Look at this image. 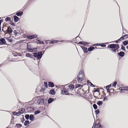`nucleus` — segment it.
<instances>
[{
	"label": "nucleus",
	"mask_w": 128,
	"mask_h": 128,
	"mask_svg": "<svg viewBox=\"0 0 128 128\" xmlns=\"http://www.w3.org/2000/svg\"><path fill=\"white\" fill-rule=\"evenodd\" d=\"M27 49L28 51L30 52H35L37 50V49L36 48H28V47Z\"/></svg>",
	"instance_id": "obj_6"
},
{
	"label": "nucleus",
	"mask_w": 128,
	"mask_h": 128,
	"mask_svg": "<svg viewBox=\"0 0 128 128\" xmlns=\"http://www.w3.org/2000/svg\"><path fill=\"white\" fill-rule=\"evenodd\" d=\"M128 36V35H124L123 37H121L120 39L121 40H123L124 38H126L128 37V36Z\"/></svg>",
	"instance_id": "obj_15"
},
{
	"label": "nucleus",
	"mask_w": 128,
	"mask_h": 128,
	"mask_svg": "<svg viewBox=\"0 0 128 128\" xmlns=\"http://www.w3.org/2000/svg\"><path fill=\"white\" fill-rule=\"evenodd\" d=\"M54 100L53 98H50L48 101V102L49 104L50 103L52 102L53 100Z\"/></svg>",
	"instance_id": "obj_20"
},
{
	"label": "nucleus",
	"mask_w": 128,
	"mask_h": 128,
	"mask_svg": "<svg viewBox=\"0 0 128 128\" xmlns=\"http://www.w3.org/2000/svg\"><path fill=\"white\" fill-rule=\"evenodd\" d=\"M31 56V54L29 53H26V56L27 57H30Z\"/></svg>",
	"instance_id": "obj_28"
},
{
	"label": "nucleus",
	"mask_w": 128,
	"mask_h": 128,
	"mask_svg": "<svg viewBox=\"0 0 128 128\" xmlns=\"http://www.w3.org/2000/svg\"><path fill=\"white\" fill-rule=\"evenodd\" d=\"M34 56L35 58L37 57L38 58L40 59L42 58V52H40L38 53L37 52L34 53Z\"/></svg>",
	"instance_id": "obj_2"
},
{
	"label": "nucleus",
	"mask_w": 128,
	"mask_h": 128,
	"mask_svg": "<svg viewBox=\"0 0 128 128\" xmlns=\"http://www.w3.org/2000/svg\"><path fill=\"white\" fill-rule=\"evenodd\" d=\"M91 86H93L94 85L92 84V83H91V84H90V85Z\"/></svg>",
	"instance_id": "obj_47"
},
{
	"label": "nucleus",
	"mask_w": 128,
	"mask_h": 128,
	"mask_svg": "<svg viewBox=\"0 0 128 128\" xmlns=\"http://www.w3.org/2000/svg\"><path fill=\"white\" fill-rule=\"evenodd\" d=\"M121 49L122 50H125V47L122 46V47H121Z\"/></svg>",
	"instance_id": "obj_39"
},
{
	"label": "nucleus",
	"mask_w": 128,
	"mask_h": 128,
	"mask_svg": "<svg viewBox=\"0 0 128 128\" xmlns=\"http://www.w3.org/2000/svg\"><path fill=\"white\" fill-rule=\"evenodd\" d=\"M34 109L33 108L31 107H29L27 108V110L28 112H30L34 110Z\"/></svg>",
	"instance_id": "obj_9"
},
{
	"label": "nucleus",
	"mask_w": 128,
	"mask_h": 128,
	"mask_svg": "<svg viewBox=\"0 0 128 128\" xmlns=\"http://www.w3.org/2000/svg\"><path fill=\"white\" fill-rule=\"evenodd\" d=\"M83 50L84 52L86 53L88 52L87 48L86 47H84L83 48Z\"/></svg>",
	"instance_id": "obj_23"
},
{
	"label": "nucleus",
	"mask_w": 128,
	"mask_h": 128,
	"mask_svg": "<svg viewBox=\"0 0 128 128\" xmlns=\"http://www.w3.org/2000/svg\"><path fill=\"white\" fill-rule=\"evenodd\" d=\"M118 54L122 57H123L124 55V54L123 52H121L118 53Z\"/></svg>",
	"instance_id": "obj_14"
},
{
	"label": "nucleus",
	"mask_w": 128,
	"mask_h": 128,
	"mask_svg": "<svg viewBox=\"0 0 128 128\" xmlns=\"http://www.w3.org/2000/svg\"><path fill=\"white\" fill-rule=\"evenodd\" d=\"M10 20V18L9 17L6 18L5 19V20L6 21H9Z\"/></svg>",
	"instance_id": "obj_34"
},
{
	"label": "nucleus",
	"mask_w": 128,
	"mask_h": 128,
	"mask_svg": "<svg viewBox=\"0 0 128 128\" xmlns=\"http://www.w3.org/2000/svg\"><path fill=\"white\" fill-rule=\"evenodd\" d=\"M0 45L6 44V42L5 39L4 38H1L0 39Z\"/></svg>",
	"instance_id": "obj_5"
},
{
	"label": "nucleus",
	"mask_w": 128,
	"mask_h": 128,
	"mask_svg": "<svg viewBox=\"0 0 128 128\" xmlns=\"http://www.w3.org/2000/svg\"><path fill=\"white\" fill-rule=\"evenodd\" d=\"M25 111V110L24 108H22L20 109L19 110V112L16 113V116H18L19 114H22Z\"/></svg>",
	"instance_id": "obj_4"
},
{
	"label": "nucleus",
	"mask_w": 128,
	"mask_h": 128,
	"mask_svg": "<svg viewBox=\"0 0 128 128\" xmlns=\"http://www.w3.org/2000/svg\"><path fill=\"white\" fill-rule=\"evenodd\" d=\"M64 41V42H65V41H64V40H63V41Z\"/></svg>",
	"instance_id": "obj_56"
},
{
	"label": "nucleus",
	"mask_w": 128,
	"mask_h": 128,
	"mask_svg": "<svg viewBox=\"0 0 128 128\" xmlns=\"http://www.w3.org/2000/svg\"><path fill=\"white\" fill-rule=\"evenodd\" d=\"M94 128H102L100 124H95L94 126Z\"/></svg>",
	"instance_id": "obj_8"
},
{
	"label": "nucleus",
	"mask_w": 128,
	"mask_h": 128,
	"mask_svg": "<svg viewBox=\"0 0 128 128\" xmlns=\"http://www.w3.org/2000/svg\"><path fill=\"white\" fill-rule=\"evenodd\" d=\"M87 82L88 84L89 85H90V84H91V82H90L88 80L87 81Z\"/></svg>",
	"instance_id": "obj_42"
},
{
	"label": "nucleus",
	"mask_w": 128,
	"mask_h": 128,
	"mask_svg": "<svg viewBox=\"0 0 128 128\" xmlns=\"http://www.w3.org/2000/svg\"><path fill=\"white\" fill-rule=\"evenodd\" d=\"M29 123V122L28 120H26V121L24 123V124L25 125H26Z\"/></svg>",
	"instance_id": "obj_30"
},
{
	"label": "nucleus",
	"mask_w": 128,
	"mask_h": 128,
	"mask_svg": "<svg viewBox=\"0 0 128 128\" xmlns=\"http://www.w3.org/2000/svg\"><path fill=\"white\" fill-rule=\"evenodd\" d=\"M106 45H105V44H103V45H101V46L102 47H105L106 46Z\"/></svg>",
	"instance_id": "obj_46"
},
{
	"label": "nucleus",
	"mask_w": 128,
	"mask_h": 128,
	"mask_svg": "<svg viewBox=\"0 0 128 128\" xmlns=\"http://www.w3.org/2000/svg\"><path fill=\"white\" fill-rule=\"evenodd\" d=\"M43 100L42 99H39L38 102H37L38 104H44Z\"/></svg>",
	"instance_id": "obj_7"
},
{
	"label": "nucleus",
	"mask_w": 128,
	"mask_h": 128,
	"mask_svg": "<svg viewBox=\"0 0 128 128\" xmlns=\"http://www.w3.org/2000/svg\"><path fill=\"white\" fill-rule=\"evenodd\" d=\"M50 93L52 94H55V92L54 89L51 90L50 92Z\"/></svg>",
	"instance_id": "obj_16"
},
{
	"label": "nucleus",
	"mask_w": 128,
	"mask_h": 128,
	"mask_svg": "<svg viewBox=\"0 0 128 128\" xmlns=\"http://www.w3.org/2000/svg\"><path fill=\"white\" fill-rule=\"evenodd\" d=\"M16 126L20 128L22 126L21 124H16Z\"/></svg>",
	"instance_id": "obj_36"
},
{
	"label": "nucleus",
	"mask_w": 128,
	"mask_h": 128,
	"mask_svg": "<svg viewBox=\"0 0 128 128\" xmlns=\"http://www.w3.org/2000/svg\"><path fill=\"white\" fill-rule=\"evenodd\" d=\"M1 30V28H0V31Z\"/></svg>",
	"instance_id": "obj_55"
},
{
	"label": "nucleus",
	"mask_w": 128,
	"mask_h": 128,
	"mask_svg": "<svg viewBox=\"0 0 128 128\" xmlns=\"http://www.w3.org/2000/svg\"><path fill=\"white\" fill-rule=\"evenodd\" d=\"M124 89H122V88L121 89V90H123Z\"/></svg>",
	"instance_id": "obj_52"
},
{
	"label": "nucleus",
	"mask_w": 128,
	"mask_h": 128,
	"mask_svg": "<svg viewBox=\"0 0 128 128\" xmlns=\"http://www.w3.org/2000/svg\"><path fill=\"white\" fill-rule=\"evenodd\" d=\"M68 87L70 89L72 90L74 88V86L73 85L70 84L68 86Z\"/></svg>",
	"instance_id": "obj_17"
},
{
	"label": "nucleus",
	"mask_w": 128,
	"mask_h": 128,
	"mask_svg": "<svg viewBox=\"0 0 128 128\" xmlns=\"http://www.w3.org/2000/svg\"><path fill=\"white\" fill-rule=\"evenodd\" d=\"M68 92L67 90L65 88H63L61 89V93L63 94H68Z\"/></svg>",
	"instance_id": "obj_3"
},
{
	"label": "nucleus",
	"mask_w": 128,
	"mask_h": 128,
	"mask_svg": "<svg viewBox=\"0 0 128 128\" xmlns=\"http://www.w3.org/2000/svg\"><path fill=\"white\" fill-rule=\"evenodd\" d=\"M95 112L96 114L99 113V110H97L95 111Z\"/></svg>",
	"instance_id": "obj_41"
},
{
	"label": "nucleus",
	"mask_w": 128,
	"mask_h": 128,
	"mask_svg": "<svg viewBox=\"0 0 128 128\" xmlns=\"http://www.w3.org/2000/svg\"><path fill=\"white\" fill-rule=\"evenodd\" d=\"M127 48H128V46H127Z\"/></svg>",
	"instance_id": "obj_53"
},
{
	"label": "nucleus",
	"mask_w": 128,
	"mask_h": 128,
	"mask_svg": "<svg viewBox=\"0 0 128 128\" xmlns=\"http://www.w3.org/2000/svg\"><path fill=\"white\" fill-rule=\"evenodd\" d=\"M109 46L110 48H115V45L114 44H110L108 46V47L109 48Z\"/></svg>",
	"instance_id": "obj_13"
},
{
	"label": "nucleus",
	"mask_w": 128,
	"mask_h": 128,
	"mask_svg": "<svg viewBox=\"0 0 128 128\" xmlns=\"http://www.w3.org/2000/svg\"><path fill=\"white\" fill-rule=\"evenodd\" d=\"M25 117L27 120H28L29 118V115L28 114H26L25 116Z\"/></svg>",
	"instance_id": "obj_35"
},
{
	"label": "nucleus",
	"mask_w": 128,
	"mask_h": 128,
	"mask_svg": "<svg viewBox=\"0 0 128 128\" xmlns=\"http://www.w3.org/2000/svg\"><path fill=\"white\" fill-rule=\"evenodd\" d=\"M39 42L40 44H42L44 43L42 41H39Z\"/></svg>",
	"instance_id": "obj_44"
},
{
	"label": "nucleus",
	"mask_w": 128,
	"mask_h": 128,
	"mask_svg": "<svg viewBox=\"0 0 128 128\" xmlns=\"http://www.w3.org/2000/svg\"><path fill=\"white\" fill-rule=\"evenodd\" d=\"M117 84V82H115L112 84V86L114 87L115 88L116 87V85Z\"/></svg>",
	"instance_id": "obj_32"
},
{
	"label": "nucleus",
	"mask_w": 128,
	"mask_h": 128,
	"mask_svg": "<svg viewBox=\"0 0 128 128\" xmlns=\"http://www.w3.org/2000/svg\"><path fill=\"white\" fill-rule=\"evenodd\" d=\"M40 112L39 110H38L37 111H36L35 112V114H39Z\"/></svg>",
	"instance_id": "obj_33"
},
{
	"label": "nucleus",
	"mask_w": 128,
	"mask_h": 128,
	"mask_svg": "<svg viewBox=\"0 0 128 128\" xmlns=\"http://www.w3.org/2000/svg\"><path fill=\"white\" fill-rule=\"evenodd\" d=\"M7 31L8 33H10L12 32V30L11 28H8L7 29Z\"/></svg>",
	"instance_id": "obj_12"
},
{
	"label": "nucleus",
	"mask_w": 128,
	"mask_h": 128,
	"mask_svg": "<svg viewBox=\"0 0 128 128\" xmlns=\"http://www.w3.org/2000/svg\"><path fill=\"white\" fill-rule=\"evenodd\" d=\"M59 42V41L57 40H54L50 42V44H54L56 43H57Z\"/></svg>",
	"instance_id": "obj_18"
},
{
	"label": "nucleus",
	"mask_w": 128,
	"mask_h": 128,
	"mask_svg": "<svg viewBox=\"0 0 128 128\" xmlns=\"http://www.w3.org/2000/svg\"><path fill=\"white\" fill-rule=\"evenodd\" d=\"M115 48L118 49L119 48V45L118 44H114Z\"/></svg>",
	"instance_id": "obj_27"
},
{
	"label": "nucleus",
	"mask_w": 128,
	"mask_h": 128,
	"mask_svg": "<svg viewBox=\"0 0 128 128\" xmlns=\"http://www.w3.org/2000/svg\"><path fill=\"white\" fill-rule=\"evenodd\" d=\"M84 42H79V44H82V43Z\"/></svg>",
	"instance_id": "obj_45"
},
{
	"label": "nucleus",
	"mask_w": 128,
	"mask_h": 128,
	"mask_svg": "<svg viewBox=\"0 0 128 128\" xmlns=\"http://www.w3.org/2000/svg\"><path fill=\"white\" fill-rule=\"evenodd\" d=\"M2 22V21L1 20V22Z\"/></svg>",
	"instance_id": "obj_57"
},
{
	"label": "nucleus",
	"mask_w": 128,
	"mask_h": 128,
	"mask_svg": "<svg viewBox=\"0 0 128 128\" xmlns=\"http://www.w3.org/2000/svg\"><path fill=\"white\" fill-rule=\"evenodd\" d=\"M34 117L31 114L30 116V119L31 120H33Z\"/></svg>",
	"instance_id": "obj_22"
},
{
	"label": "nucleus",
	"mask_w": 128,
	"mask_h": 128,
	"mask_svg": "<svg viewBox=\"0 0 128 128\" xmlns=\"http://www.w3.org/2000/svg\"><path fill=\"white\" fill-rule=\"evenodd\" d=\"M93 106L95 110L97 108V106L95 104H93Z\"/></svg>",
	"instance_id": "obj_31"
},
{
	"label": "nucleus",
	"mask_w": 128,
	"mask_h": 128,
	"mask_svg": "<svg viewBox=\"0 0 128 128\" xmlns=\"http://www.w3.org/2000/svg\"><path fill=\"white\" fill-rule=\"evenodd\" d=\"M108 99L107 97H105L104 98L103 100L104 101H106L108 100Z\"/></svg>",
	"instance_id": "obj_40"
},
{
	"label": "nucleus",
	"mask_w": 128,
	"mask_h": 128,
	"mask_svg": "<svg viewBox=\"0 0 128 128\" xmlns=\"http://www.w3.org/2000/svg\"><path fill=\"white\" fill-rule=\"evenodd\" d=\"M23 14V12L20 11L18 12H17L16 14V15L18 16H21Z\"/></svg>",
	"instance_id": "obj_19"
},
{
	"label": "nucleus",
	"mask_w": 128,
	"mask_h": 128,
	"mask_svg": "<svg viewBox=\"0 0 128 128\" xmlns=\"http://www.w3.org/2000/svg\"><path fill=\"white\" fill-rule=\"evenodd\" d=\"M85 42H84L82 43V44H84Z\"/></svg>",
	"instance_id": "obj_54"
},
{
	"label": "nucleus",
	"mask_w": 128,
	"mask_h": 128,
	"mask_svg": "<svg viewBox=\"0 0 128 128\" xmlns=\"http://www.w3.org/2000/svg\"><path fill=\"white\" fill-rule=\"evenodd\" d=\"M94 48L93 47H92L88 49V50L89 51H91L94 50Z\"/></svg>",
	"instance_id": "obj_24"
},
{
	"label": "nucleus",
	"mask_w": 128,
	"mask_h": 128,
	"mask_svg": "<svg viewBox=\"0 0 128 128\" xmlns=\"http://www.w3.org/2000/svg\"><path fill=\"white\" fill-rule=\"evenodd\" d=\"M14 20L16 22H17L18 21L19 18L18 16H14Z\"/></svg>",
	"instance_id": "obj_21"
},
{
	"label": "nucleus",
	"mask_w": 128,
	"mask_h": 128,
	"mask_svg": "<svg viewBox=\"0 0 128 128\" xmlns=\"http://www.w3.org/2000/svg\"><path fill=\"white\" fill-rule=\"evenodd\" d=\"M81 86V84H76V88H78L79 87H80Z\"/></svg>",
	"instance_id": "obj_37"
},
{
	"label": "nucleus",
	"mask_w": 128,
	"mask_h": 128,
	"mask_svg": "<svg viewBox=\"0 0 128 128\" xmlns=\"http://www.w3.org/2000/svg\"><path fill=\"white\" fill-rule=\"evenodd\" d=\"M1 20H0V26L1 25Z\"/></svg>",
	"instance_id": "obj_49"
},
{
	"label": "nucleus",
	"mask_w": 128,
	"mask_h": 128,
	"mask_svg": "<svg viewBox=\"0 0 128 128\" xmlns=\"http://www.w3.org/2000/svg\"><path fill=\"white\" fill-rule=\"evenodd\" d=\"M97 44H95L94 45V46H97Z\"/></svg>",
	"instance_id": "obj_50"
},
{
	"label": "nucleus",
	"mask_w": 128,
	"mask_h": 128,
	"mask_svg": "<svg viewBox=\"0 0 128 128\" xmlns=\"http://www.w3.org/2000/svg\"><path fill=\"white\" fill-rule=\"evenodd\" d=\"M36 40L38 41L39 42V41H40L39 40L38 38H37L36 39Z\"/></svg>",
	"instance_id": "obj_48"
},
{
	"label": "nucleus",
	"mask_w": 128,
	"mask_h": 128,
	"mask_svg": "<svg viewBox=\"0 0 128 128\" xmlns=\"http://www.w3.org/2000/svg\"><path fill=\"white\" fill-rule=\"evenodd\" d=\"M125 90H128V87H127V89H124Z\"/></svg>",
	"instance_id": "obj_51"
},
{
	"label": "nucleus",
	"mask_w": 128,
	"mask_h": 128,
	"mask_svg": "<svg viewBox=\"0 0 128 128\" xmlns=\"http://www.w3.org/2000/svg\"><path fill=\"white\" fill-rule=\"evenodd\" d=\"M48 85L49 87H53L54 86V84L52 82H49Z\"/></svg>",
	"instance_id": "obj_10"
},
{
	"label": "nucleus",
	"mask_w": 128,
	"mask_h": 128,
	"mask_svg": "<svg viewBox=\"0 0 128 128\" xmlns=\"http://www.w3.org/2000/svg\"><path fill=\"white\" fill-rule=\"evenodd\" d=\"M110 86H111L110 85L106 86V89L108 91V90Z\"/></svg>",
	"instance_id": "obj_29"
},
{
	"label": "nucleus",
	"mask_w": 128,
	"mask_h": 128,
	"mask_svg": "<svg viewBox=\"0 0 128 128\" xmlns=\"http://www.w3.org/2000/svg\"><path fill=\"white\" fill-rule=\"evenodd\" d=\"M112 52H116V50L115 49H112Z\"/></svg>",
	"instance_id": "obj_43"
},
{
	"label": "nucleus",
	"mask_w": 128,
	"mask_h": 128,
	"mask_svg": "<svg viewBox=\"0 0 128 128\" xmlns=\"http://www.w3.org/2000/svg\"><path fill=\"white\" fill-rule=\"evenodd\" d=\"M84 78V72L82 70H81L79 72L78 75L77 76V80L78 82H81L83 80Z\"/></svg>",
	"instance_id": "obj_1"
},
{
	"label": "nucleus",
	"mask_w": 128,
	"mask_h": 128,
	"mask_svg": "<svg viewBox=\"0 0 128 128\" xmlns=\"http://www.w3.org/2000/svg\"><path fill=\"white\" fill-rule=\"evenodd\" d=\"M102 101H98L97 102V104L100 106L102 104Z\"/></svg>",
	"instance_id": "obj_25"
},
{
	"label": "nucleus",
	"mask_w": 128,
	"mask_h": 128,
	"mask_svg": "<svg viewBox=\"0 0 128 128\" xmlns=\"http://www.w3.org/2000/svg\"><path fill=\"white\" fill-rule=\"evenodd\" d=\"M123 43L124 46H126L127 44H128V41L126 40Z\"/></svg>",
	"instance_id": "obj_26"
},
{
	"label": "nucleus",
	"mask_w": 128,
	"mask_h": 128,
	"mask_svg": "<svg viewBox=\"0 0 128 128\" xmlns=\"http://www.w3.org/2000/svg\"><path fill=\"white\" fill-rule=\"evenodd\" d=\"M44 84L45 86L47 88L48 87V84L47 82H44Z\"/></svg>",
	"instance_id": "obj_38"
},
{
	"label": "nucleus",
	"mask_w": 128,
	"mask_h": 128,
	"mask_svg": "<svg viewBox=\"0 0 128 128\" xmlns=\"http://www.w3.org/2000/svg\"><path fill=\"white\" fill-rule=\"evenodd\" d=\"M37 36V35H32L28 37V38L29 39H31L33 38H36Z\"/></svg>",
	"instance_id": "obj_11"
}]
</instances>
